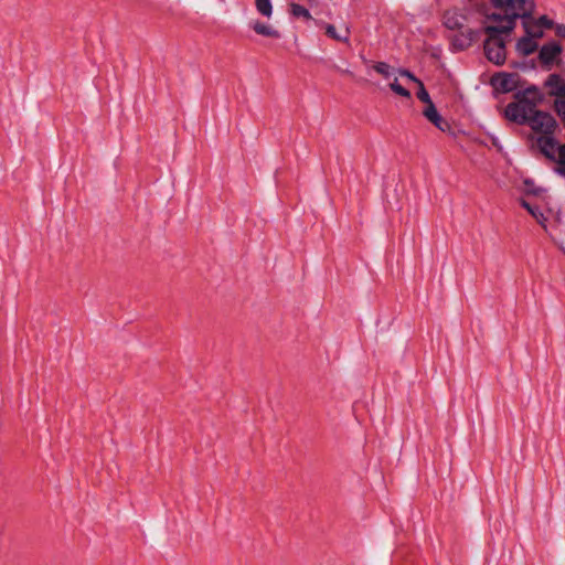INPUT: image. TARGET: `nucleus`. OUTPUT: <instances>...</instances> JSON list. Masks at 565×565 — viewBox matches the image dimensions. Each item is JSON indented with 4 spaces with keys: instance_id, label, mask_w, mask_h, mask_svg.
<instances>
[{
    "instance_id": "1",
    "label": "nucleus",
    "mask_w": 565,
    "mask_h": 565,
    "mask_svg": "<svg viewBox=\"0 0 565 565\" xmlns=\"http://www.w3.org/2000/svg\"><path fill=\"white\" fill-rule=\"evenodd\" d=\"M518 15H524V12L511 11L509 15H501V12L494 9L493 12L484 13V55L495 65H502L507 60L505 45L515 28Z\"/></svg>"
},
{
    "instance_id": "2",
    "label": "nucleus",
    "mask_w": 565,
    "mask_h": 565,
    "mask_svg": "<svg viewBox=\"0 0 565 565\" xmlns=\"http://www.w3.org/2000/svg\"><path fill=\"white\" fill-rule=\"evenodd\" d=\"M514 102L507 105L504 116L508 120L526 125L531 116L543 102V95L536 87H527L514 94Z\"/></svg>"
},
{
    "instance_id": "3",
    "label": "nucleus",
    "mask_w": 565,
    "mask_h": 565,
    "mask_svg": "<svg viewBox=\"0 0 565 565\" xmlns=\"http://www.w3.org/2000/svg\"><path fill=\"white\" fill-rule=\"evenodd\" d=\"M535 4L533 0H494V9L501 12V15H509L511 11L524 12V15H518L522 19L525 34L535 39L543 36V30L532 18Z\"/></svg>"
},
{
    "instance_id": "4",
    "label": "nucleus",
    "mask_w": 565,
    "mask_h": 565,
    "mask_svg": "<svg viewBox=\"0 0 565 565\" xmlns=\"http://www.w3.org/2000/svg\"><path fill=\"white\" fill-rule=\"evenodd\" d=\"M536 145L545 158L556 163L554 171L565 178V142L558 145L552 136H540Z\"/></svg>"
},
{
    "instance_id": "5",
    "label": "nucleus",
    "mask_w": 565,
    "mask_h": 565,
    "mask_svg": "<svg viewBox=\"0 0 565 565\" xmlns=\"http://www.w3.org/2000/svg\"><path fill=\"white\" fill-rule=\"evenodd\" d=\"M534 132L541 134V136L554 137V131L557 128L555 118L546 111L539 110L537 108L531 116L526 124Z\"/></svg>"
},
{
    "instance_id": "6",
    "label": "nucleus",
    "mask_w": 565,
    "mask_h": 565,
    "mask_svg": "<svg viewBox=\"0 0 565 565\" xmlns=\"http://www.w3.org/2000/svg\"><path fill=\"white\" fill-rule=\"evenodd\" d=\"M491 85L493 88L501 93L513 92L516 86V75L509 73H499L491 77Z\"/></svg>"
},
{
    "instance_id": "7",
    "label": "nucleus",
    "mask_w": 565,
    "mask_h": 565,
    "mask_svg": "<svg viewBox=\"0 0 565 565\" xmlns=\"http://www.w3.org/2000/svg\"><path fill=\"white\" fill-rule=\"evenodd\" d=\"M545 86L548 95L553 96L554 99L565 98V79L561 75L551 74L545 82Z\"/></svg>"
},
{
    "instance_id": "8",
    "label": "nucleus",
    "mask_w": 565,
    "mask_h": 565,
    "mask_svg": "<svg viewBox=\"0 0 565 565\" xmlns=\"http://www.w3.org/2000/svg\"><path fill=\"white\" fill-rule=\"evenodd\" d=\"M479 36V32L472 29H467L463 32H460L459 34H456L452 39V45L457 50H466L469 46L472 45L475 41H477Z\"/></svg>"
},
{
    "instance_id": "9",
    "label": "nucleus",
    "mask_w": 565,
    "mask_h": 565,
    "mask_svg": "<svg viewBox=\"0 0 565 565\" xmlns=\"http://www.w3.org/2000/svg\"><path fill=\"white\" fill-rule=\"evenodd\" d=\"M467 21V17L457 9L447 10L444 13V25L449 30H461Z\"/></svg>"
},
{
    "instance_id": "10",
    "label": "nucleus",
    "mask_w": 565,
    "mask_h": 565,
    "mask_svg": "<svg viewBox=\"0 0 565 565\" xmlns=\"http://www.w3.org/2000/svg\"><path fill=\"white\" fill-rule=\"evenodd\" d=\"M423 115L425 116V118L428 121H430L439 130L446 131L449 129V124L438 113V110L434 104L425 106V108L423 109Z\"/></svg>"
},
{
    "instance_id": "11",
    "label": "nucleus",
    "mask_w": 565,
    "mask_h": 565,
    "mask_svg": "<svg viewBox=\"0 0 565 565\" xmlns=\"http://www.w3.org/2000/svg\"><path fill=\"white\" fill-rule=\"evenodd\" d=\"M562 49L557 43L544 44L539 53V57L543 64H551L561 53Z\"/></svg>"
},
{
    "instance_id": "12",
    "label": "nucleus",
    "mask_w": 565,
    "mask_h": 565,
    "mask_svg": "<svg viewBox=\"0 0 565 565\" xmlns=\"http://www.w3.org/2000/svg\"><path fill=\"white\" fill-rule=\"evenodd\" d=\"M322 25L327 36L338 42L349 43L350 29L348 26H345L342 32H338L333 24L323 23Z\"/></svg>"
},
{
    "instance_id": "13",
    "label": "nucleus",
    "mask_w": 565,
    "mask_h": 565,
    "mask_svg": "<svg viewBox=\"0 0 565 565\" xmlns=\"http://www.w3.org/2000/svg\"><path fill=\"white\" fill-rule=\"evenodd\" d=\"M252 29L255 31V33L263 35V36L273 38V39L280 38V32L278 30H276L271 25L263 23L260 21H255L252 24Z\"/></svg>"
},
{
    "instance_id": "14",
    "label": "nucleus",
    "mask_w": 565,
    "mask_h": 565,
    "mask_svg": "<svg viewBox=\"0 0 565 565\" xmlns=\"http://www.w3.org/2000/svg\"><path fill=\"white\" fill-rule=\"evenodd\" d=\"M537 49V44L533 38L525 34L516 43V50L524 56L534 53Z\"/></svg>"
},
{
    "instance_id": "15",
    "label": "nucleus",
    "mask_w": 565,
    "mask_h": 565,
    "mask_svg": "<svg viewBox=\"0 0 565 565\" xmlns=\"http://www.w3.org/2000/svg\"><path fill=\"white\" fill-rule=\"evenodd\" d=\"M255 7L259 14L270 18L273 14V4L270 0H255Z\"/></svg>"
},
{
    "instance_id": "16",
    "label": "nucleus",
    "mask_w": 565,
    "mask_h": 565,
    "mask_svg": "<svg viewBox=\"0 0 565 565\" xmlns=\"http://www.w3.org/2000/svg\"><path fill=\"white\" fill-rule=\"evenodd\" d=\"M521 205L539 222L543 223L545 220L543 212L540 210L539 206L531 205L527 201L522 200Z\"/></svg>"
},
{
    "instance_id": "17",
    "label": "nucleus",
    "mask_w": 565,
    "mask_h": 565,
    "mask_svg": "<svg viewBox=\"0 0 565 565\" xmlns=\"http://www.w3.org/2000/svg\"><path fill=\"white\" fill-rule=\"evenodd\" d=\"M290 12L294 17L297 18H305L307 20H310L312 18L309 10L301 4L292 3L290 6Z\"/></svg>"
},
{
    "instance_id": "18",
    "label": "nucleus",
    "mask_w": 565,
    "mask_h": 565,
    "mask_svg": "<svg viewBox=\"0 0 565 565\" xmlns=\"http://www.w3.org/2000/svg\"><path fill=\"white\" fill-rule=\"evenodd\" d=\"M417 98L426 104V106L434 104L423 82L418 83V90L416 93Z\"/></svg>"
},
{
    "instance_id": "19",
    "label": "nucleus",
    "mask_w": 565,
    "mask_h": 565,
    "mask_svg": "<svg viewBox=\"0 0 565 565\" xmlns=\"http://www.w3.org/2000/svg\"><path fill=\"white\" fill-rule=\"evenodd\" d=\"M554 109L565 126V98L554 99Z\"/></svg>"
},
{
    "instance_id": "20",
    "label": "nucleus",
    "mask_w": 565,
    "mask_h": 565,
    "mask_svg": "<svg viewBox=\"0 0 565 565\" xmlns=\"http://www.w3.org/2000/svg\"><path fill=\"white\" fill-rule=\"evenodd\" d=\"M390 87H391V89H392L395 94H397V95H399V96H403V97H406V98H411V93H409V90H408V89H406L405 87H403V86L398 83L397 78H395V79H394V82L390 84Z\"/></svg>"
},
{
    "instance_id": "21",
    "label": "nucleus",
    "mask_w": 565,
    "mask_h": 565,
    "mask_svg": "<svg viewBox=\"0 0 565 565\" xmlns=\"http://www.w3.org/2000/svg\"><path fill=\"white\" fill-rule=\"evenodd\" d=\"M373 68L386 78L391 76V66L385 62H377Z\"/></svg>"
},
{
    "instance_id": "22",
    "label": "nucleus",
    "mask_w": 565,
    "mask_h": 565,
    "mask_svg": "<svg viewBox=\"0 0 565 565\" xmlns=\"http://www.w3.org/2000/svg\"><path fill=\"white\" fill-rule=\"evenodd\" d=\"M536 23L543 29H551L553 26V21L550 20L546 15H542L539 18V20H535Z\"/></svg>"
},
{
    "instance_id": "23",
    "label": "nucleus",
    "mask_w": 565,
    "mask_h": 565,
    "mask_svg": "<svg viewBox=\"0 0 565 565\" xmlns=\"http://www.w3.org/2000/svg\"><path fill=\"white\" fill-rule=\"evenodd\" d=\"M401 74L406 76L407 78H409L411 81L415 82V83H419L420 81L413 74L411 73L409 71H406V70H402L401 71Z\"/></svg>"
},
{
    "instance_id": "24",
    "label": "nucleus",
    "mask_w": 565,
    "mask_h": 565,
    "mask_svg": "<svg viewBox=\"0 0 565 565\" xmlns=\"http://www.w3.org/2000/svg\"><path fill=\"white\" fill-rule=\"evenodd\" d=\"M556 34L561 38H565V25L558 24L556 26Z\"/></svg>"
},
{
    "instance_id": "25",
    "label": "nucleus",
    "mask_w": 565,
    "mask_h": 565,
    "mask_svg": "<svg viewBox=\"0 0 565 565\" xmlns=\"http://www.w3.org/2000/svg\"><path fill=\"white\" fill-rule=\"evenodd\" d=\"M492 4L494 6V0H492Z\"/></svg>"
}]
</instances>
